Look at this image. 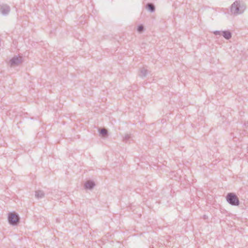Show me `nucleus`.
<instances>
[{"instance_id":"12","label":"nucleus","mask_w":248,"mask_h":248,"mask_svg":"<svg viewBox=\"0 0 248 248\" xmlns=\"http://www.w3.org/2000/svg\"><path fill=\"white\" fill-rule=\"evenodd\" d=\"M131 136L130 135H128V134H126L124 135V136L123 137V141L125 142V143H127L129 140H130L131 139Z\"/></svg>"},{"instance_id":"10","label":"nucleus","mask_w":248,"mask_h":248,"mask_svg":"<svg viewBox=\"0 0 248 248\" xmlns=\"http://www.w3.org/2000/svg\"><path fill=\"white\" fill-rule=\"evenodd\" d=\"M45 193L42 190H37L35 191V197L38 199H41L44 197Z\"/></svg>"},{"instance_id":"5","label":"nucleus","mask_w":248,"mask_h":248,"mask_svg":"<svg viewBox=\"0 0 248 248\" xmlns=\"http://www.w3.org/2000/svg\"><path fill=\"white\" fill-rule=\"evenodd\" d=\"M10 7L6 4L0 5V12L3 16H7L10 11Z\"/></svg>"},{"instance_id":"15","label":"nucleus","mask_w":248,"mask_h":248,"mask_svg":"<svg viewBox=\"0 0 248 248\" xmlns=\"http://www.w3.org/2000/svg\"><path fill=\"white\" fill-rule=\"evenodd\" d=\"M204 218H206V217H205V215L204 216Z\"/></svg>"},{"instance_id":"4","label":"nucleus","mask_w":248,"mask_h":248,"mask_svg":"<svg viewBox=\"0 0 248 248\" xmlns=\"http://www.w3.org/2000/svg\"><path fill=\"white\" fill-rule=\"evenodd\" d=\"M22 62V58L17 56H15L14 57H13L10 61V66H13L16 65H18L19 64Z\"/></svg>"},{"instance_id":"7","label":"nucleus","mask_w":248,"mask_h":248,"mask_svg":"<svg viewBox=\"0 0 248 248\" xmlns=\"http://www.w3.org/2000/svg\"><path fill=\"white\" fill-rule=\"evenodd\" d=\"M221 35H222L223 37L226 40H229L230 38H231L232 34L230 31L227 30L222 31Z\"/></svg>"},{"instance_id":"6","label":"nucleus","mask_w":248,"mask_h":248,"mask_svg":"<svg viewBox=\"0 0 248 248\" xmlns=\"http://www.w3.org/2000/svg\"><path fill=\"white\" fill-rule=\"evenodd\" d=\"M95 185V183L93 181L88 180L84 183V187L86 189L92 190L94 188Z\"/></svg>"},{"instance_id":"11","label":"nucleus","mask_w":248,"mask_h":248,"mask_svg":"<svg viewBox=\"0 0 248 248\" xmlns=\"http://www.w3.org/2000/svg\"><path fill=\"white\" fill-rule=\"evenodd\" d=\"M99 134L103 137H106L108 136V130L106 129H101V130H99Z\"/></svg>"},{"instance_id":"14","label":"nucleus","mask_w":248,"mask_h":248,"mask_svg":"<svg viewBox=\"0 0 248 248\" xmlns=\"http://www.w3.org/2000/svg\"><path fill=\"white\" fill-rule=\"evenodd\" d=\"M221 32H222V31H214L213 33L216 35H221Z\"/></svg>"},{"instance_id":"3","label":"nucleus","mask_w":248,"mask_h":248,"mask_svg":"<svg viewBox=\"0 0 248 248\" xmlns=\"http://www.w3.org/2000/svg\"><path fill=\"white\" fill-rule=\"evenodd\" d=\"M9 223L13 225H17L20 221V217L16 213H9L8 216Z\"/></svg>"},{"instance_id":"9","label":"nucleus","mask_w":248,"mask_h":248,"mask_svg":"<svg viewBox=\"0 0 248 248\" xmlns=\"http://www.w3.org/2000/svg\"><path fill=\"white\" fill-rule=\"evenodd\" d=\"M148 74V70L144 68H142L140 70L139 76L142 78H145Z\"/></svg>"},{"instance_id":"8","label":"nucleus","mask_w":248,"mask_h":248,"mask_svg":"<svg viewBox=\"0 0 248 248\" xmlns=\"http://www.w3.org/2000/svg\"><path fill=\"white\" fill-rule=\"evenodd\" d=\"M146 8L151 13L155 12V5L152 3H148L146 5Z\"/></svg>"},{"instance_id":"2","label":"nucleus","mask_w":248,"mask_h":248,"mask_svg":"<svg viewBox=\"0 0 248 248\" xmlns=\"http://www.w3.org/2000/svg\"><path fill=\"white\" fill-rule=\"evenodd\" d=\"M227 202L231 205L238 206L240 201L237 195L232 192L228 193L226 197Z\"/></svg>"},{"instance_id":"1","label":"nucleus","mask_w":248,"mask_h":248,"mask_svg":"<svg viewBox=\"0 0 248 248\" xmlns=\"http://www.w3.org/2000/svg\"><path fill=\"white\" fill-rule=\"evenodd\" d=\"M245 8L241 5L240 1H235L231 5V12L232 14L237 15L244 12Z\"/></svg>"},{"instance_id":"13","label":"nucleus","mask_w":248,"mask_h":248,"mask_svg":"<svg viewBox=\"0 0 248 248\" xmlns=\"http://www.w3.org/2000/svg\"><path fill=\"white\" fill-rule=\"evenodd\" d=\"M144 30V28L143 27V25H139L138 26V28H137V31L139 32V33H141Z\"/></svg>"}]
</instances>
